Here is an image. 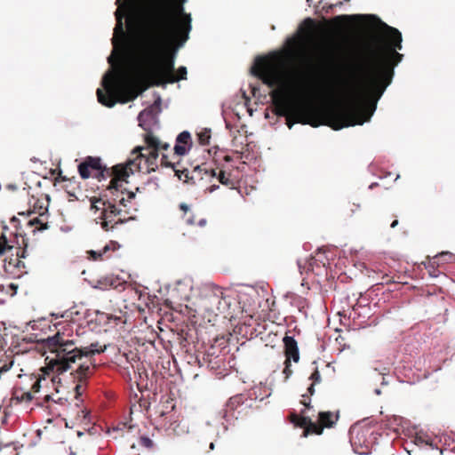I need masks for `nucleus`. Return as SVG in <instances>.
Listing matches in <instances>:
<instances>
[{"mask_svg": "<svg viewBox=\"0 0 455 455\" xmlns=\"http://www.w3.org/2000/svg\"><path fill=\"white\" fill-rule=\"evenodd\" d=\"M364 21L370 29L368 41L364 44L355 62L346 68L343 77L347 104H338L323 108L320 121H302L312 126L324 124L333 130L363 124L373 115L377 102L391 84L395 67L402 61V34L383 22L373 14L356 16ZM294 51L288 49L267 56L258 57L251 73L263 84L274 90L270 97L276 116H284L289 128L291 120L301 122L302 116L291 95V76L288 60Z\"/></svg>", "mask_w": 455, "mask_h": 455, "instance_id": "1", "label": "nucleus"}, {"mask_svg": "<svg viewBox=\"0 0 455 455\" xmlns=\"http://www.w3.org/2000/svg\"><path fill=\"white\" fill-rule=\"evenodd\" d=\"M186 0H142L138 12L139 32L132 52L131 71L119 68L106 75L98 101L113 108L135 100L150 86L173 84L187 78V68L175 72V52L189 38L191 14L185 12Z\"/></svg>", "mask_w": 455, "mask_h": 455, "instance_id": "2", "label": "nucleus"}, {"mask_svg": "<svg viewBox=\"0 0 455 455\" xmlns=\"http://www.w3.org/2000/svg\"><path fill=\"white\" fill-rule=\"evenodd\" d=\"M78 315V312L66 310L61 314L53 313L52 316L54 320L61 318L54 323L57 332L52 337H48L45 340V347L52 356H47L48 367L59 374L63 373L74 368L71 374L76 382L75 387L76 405L78 406L82 402L81 395L86 388L87 379L93 372L94 360L93 355L103 353L106 346H100L99 342H92L88 346H84L79 339H69L72 336L73 326L70 322L73 321V315Z\"/></svg>", "mask_w": 455, "mask_h": 455, "instance_id": "3", "label": "nucleus"}, {"mask_svg": "<svg viewBox=\"0 0 455 455\" xmlns=\"http://www.w3.org/2000/svg\"><path fill=\"white\" fill-rule=\"evenodd\" d=\"M145 147H136L131 152L129 164L133 165L139 172L145 170L146 172H156L158 168V157L160 150H168L170 145L161 142L151 132L145 135Z\"/></svg>", "mask_w": 455, "mask_h": 455, "instance_id": "4", "label": "nucleus"}, {"mask_svg": "<svg viewBox=\"0 0 455 455\" xmlns=\"http://www.w3.org/2000/svg\"><path fill=\"white\" fill-rule=\"evenodd\" d=\"M136 171L137 170L133 165L129 164V160H127L124 164H120L113 166L112 171H109V177H111V180L108 189L112 196L108 200L111 203H114L116 206L118 204L123 206L124 209H131V206H128V204H131L132 200L135 198V194L133 192H127V197H124V191L119 190V182L126 181L127 178Z\"/></svg>", "mask_w": 455, "mask_h": 455, "instance_id": "5", "label": "nucleus"}, {"mask_svg": "<svg viewBox=\"0 0 455 455\" xmlns=\"http://www.w3.org/2000/svg\"><path fill=\"white\" fill-rule=\"evenodd\" d=\"M91 208L101 211L100 219L102 220L100 225L105 231L113 229L116 225L124 223L127 220L133 219L132 216L126 217L130 213L129 209H120L109 200L102 197L91 199Z\"/></svg>", "mask_w": 455, "mask_h": 455, "instance_id": "6", "label": "nucleus"}, {"mask_svg": "<svg viewBox=\"0 0 455 455\" xmlns=\"http://www.w3.org/2000/svg\"><path fill=\"white\" fill-rule=\"evenodd\" d=\"M160 165L165 167H172L175 175L179 180L184 182L196 184L197 181L206 180H212L215 175L213 166L210 164L204 163L193 168L191 172L188 169L181 167L180 161H169V156L163 154L160 159Z\"/></svg>", "mask_w": 455, "mask_h": 455, "instance_id": "7", "label": "nucleus"}, {"mask_svg": "<svg viewBox=\"0 0 455 455\" xmlns=\"http://www.w3.org/2000/svg\"><path fill=\"white\" fill-rule=\"evenodd\" d=\"M109 171L112 168H107L101 164L100 157L87 156L84 162L78 165V172L82 179L86 180L92 176V172H95V176L100 180L109 177Z\"/></svg>", "mask_w": 455, "mask_h": 455, "instance_id": "8", "label": "nucleus"}, {"mask_svg": "<svg viewBox=\"0 0 455 455\" xmlns=\"http://www.w3.org/2000/svg\"><path fill=\"white\" fill-rule=\"evenodd\" d=\"M130 10L129 4H124L123 6H118L115 12L116 23L114 28V35L112 38V44L115 49L118 47L124 48L126 43V32L124 30V19L128 14Z\"/></svg>", "mask_w": 455, "mask_h": 455, "instance_id": "9", "label": "nucleus"}, {"mask_svg": "<svg viewBox=\"0 0 455 455\" xmlns=\"http://www.w3.org/2000/svg\"><path fill=\"white\" fill-rule=\"evenodd\" d=\"M339 412L321 411L318 414V423L310 419L309 434L321 435L324 427H332L339 419Z\"/></svg>", "mask_w": 455, "mask_h": 455, "instance_id": "10", "label": "nucleus"}, {"mask_svg": "<svg viewBox=\"0 0 455 455\" xmlns=\"http://www.w3.org/2000/svg\"><path fill=\"white\" fill-rule=\"evenodd\" d=\"M191 145L192 140L190 133L187 131L180 132L176 138L174 154L169 161L180 160L179 157L185 156L191 148Z\"/></svg>", "mask_w": 455, "mask_h": 455, "instance_id": "11", "label": "nucleus"}, {"mask_svg": "<svg viewBox=\"0 0 455 455\" xmlns=\"http://www.w3.org/2000/svg\"><path fill=\"white\" fill-rule=\"evenodd\" d=\"M284 345L285 360L298 363L299 361V352L298 343L291 336H284L283 339Z\"/></svg>", "mask_w": 455, "mask_h": 455, "instance_id": "12", "label": "nucleus"}, {"mask_svg": "<svg viewBox=\"0 0 455 455\" xmlns=\"http://www.w3.org/2000/svg\"><path fill=\"white\" fill-rule=\"evenodd\" d=\"M213 171L215 175L212 180L216 179L219 183L230 189H235L237 188L238 182L231 177L230 172H227L225 170H223V168H220L218 166L213 167Z\"/></svg>", "mask_w": 455, "mask_h": 455, "instance_id": "13", "label": "nucleus"}, {"mask_svg": "<svg viewBox=\"0 0 455 455\" xmlns=\"http://www.w3.org/2000/svg\"><path fill=\"white\" fill-rule=\"evenodd\" d=\"M116 250V243L111 242L110 244H106L102 250L100 251H88L87 254L89 255V259L92 260H103L105 258H108L106 254L109 251Z\"/></svg>", "mask_w": 455, "mask_h": 455, "instance_id": "14", "label": "nucleus"}, {"mask_svg": "<svg viewBox=\"0 0 455 455\" xmlns=\"http://www.w3.org/2000/svg\"><path fill=\"white\" fill-rule=\"evenodd\" d=\"M247 401V398L243 394L235 395L229 398L228 402L227 403V412L235 411L240 407L243 406L245 402Z\"/></svg>", "mask_w": 455, "mask_h": 455, "instance_id": "15", "label": "nucleus"}, {"mask_svg": "<svg viewBox=\"0 0 455 455\" xmlns=\"http://www.w3.org/2000/svg\"><path fill=\"white\" fill-rule=\"evenodd\" d=\"M290 420L295 426H298L304 429V436H307L309 432H307V428L309 429L310 418L306 416H299L296 413H291Z\"/></svg>", "mask_w": 455, "mask_h": 455, "instance_id": "16", "label": "nucleus"}, {"mask_svg": "<svg viewBox=\"0 0 455 455\" xmlns=\"http://www.w3.org/2000/svg\"><path fill=\"white\" fill-rule=\"evenodd\" d=\"M451 253L450 252H442L439 255H436L432 261H429L426 265V268L427 269L429 275L433 277H437L440 274V272L437 269L439 259L443 257H449L451 258Z\"/></svg>", "mask_w": 455, "mask_h": 455, "instance_id": "17", "label": "nucleus"}, {"mask_svg": "<svg viewBox=\"0 0 455 455\" xmlns=\"http://www.w3.org/2000/svg\"><path fill=\"white\" fill-rule=\"evenodd\" d=\"M327 261L328 259L325 256L324 251H322V250L319 249L315 252V255L310 258L308 264L311 269L314 270L315 266L318 267L319 264H322L323 267H325Z\"/></svg>", "mask_w": 455, "mask_h": 455, "instance_id": "18", "label": "nucleus"}, {"mask_svg": "<svg viewBox=\"0 0 455 455\" xmlns=\"http://www.w3.org/2000/svg\"><path fill=\"white\" fill-rule=\"evenodd\" d=\"M44 214H40V217H35L28 220V224L30 227H34L33 232L43 231L48 228V224L44 220Z\"/></svg>", "mask_w": 455, "mask_h": 455, "instance_id": "19", "label": "nucleus"}, {"mask_svg": "<svg viewBox=\"0 0 455 455\" xmlns=\"http://www.w3.org/2000/svg\"><path fill=\"white\" fill-rule=\"evenodd\" d=\"M17 244L19 245V247L17 248L16 258L13 259V258L11 257L8 262H9L10 266L20 267H24V264L20 259L26 257V250L24 248L20 247V244L19 243V242H17Z\"/></svg>", "mask_w": 455, "mask_h": 455, "instance_id": "20", "label": "nucleus"}, {"mask_svg": "<svg viewBox=\"0 0 455 455\" xmlns=\"http://www.w3.org/2000/svg\"><path fill=\"white\" fill-rule=\"evenodd\" d=\"M98 285L102 289H107L108 287L116 289L119 285H121V283L119 282L118 278L106 276L98 281Z\"/></svg>", "mask_w": 455, "mask_h": 455, "instance_id": "21", "label": "nucleus"}, {"mask_svg": "<svg viewBox=\"0 0 455 455\" xmlns=\"http://www.w3.org/2000/svg\"><path fill=\"white\" fill-rule=\"evenodd\" d=\"M14 247L13 242L9 240L4 233L0 236V255H4L6 251H11Z\"/></svg>", "mask_w": 455, "mask_h": 455, "instance_id": "22", "label": "nucleus"}, {"mask_svg": "<svg viewBox=\"0 0 455 455\" xmlns=\"http://www.w3.org/2000/svg\"><path fill=\"white\" fill-rule=\"evenodd\" d=\"M309 379L312 380V384L307 388V392L310 395H313L315 393V385L321 382V374L317 368H315V370L312 372Z\"/></svg>", "mask_w": 455, "mask_h": 455, "instance_id": "23", "label": "nucleus"}, {"mask_svg": "<svg viewBox=\"0 0 455 455\" xmlns=\"http://www.w3.org/2000/svg\"><path fill=\"white\" fill-rule=\"evenodd\" d=\"M325 56L328 58H323L321 60L318 67H319L320 70H322V71H332L333 68H334L333 61H330L331 60H332V55L328 53ZM337 66H335V68Z\"/></svg>", "mask_w": 455, "mask_h": 455, "instance_id": "24", "label": "nucleus"}, {"mask_svg": "<svg viewBox=\"0 0 455 455\" xmlns=\"http://www.w3.org/2000/svg\"><path fill=\"white\" fill-rule=\"evenodd\" d=\"M211 140V131L204 129L198 134V140L201 145H209Z\"/></svg>", "mask_w": 455, "mask_h": 455, "instance_id": "25", "label": "nucleus"}, {"mask_svg": "<svg viewBox=\"0 0 455 455\" xmlns=\"http://www.w3.org/2000/svg\"><path fill=\"white\" fill-rule=\"evenodd\" d=\"M139 444L148 449H151L154 445L153 441L148 436H140L139 440Z\"/></svg>", "mask_w": 455, "mask_h": 455, "instance_id": "26", "label": "nucleus"}, {"mask_svg": "<svg viewBox=\"0 0 455 455\" xmlns=\"http://www.w3.org/2000/svg\"><path fill=\"white\" fill-rule=\"evenodd\" d=\"M42 402H41V404L42 405H44V404H48L50 402H53L55 403H57L58 402L62 404V398H59L58 401L54 400L52 396V395H45L43 398H42ZM48 407H51L50 405H47Z\"/></svg>", "mask_w": 455, "mask_h": 455, "instance_id": "27", "label": "nucleus"}, {"mask_svg": "<svg viewBox=\"0 0 455 455\" xmlns=\"http://www.w3.org/2000/svg\"><path fill=\"white\" fill-rule=\"evenodd\" d=\"M20 402H30L34 397V394L31 391L23 392L20 397H17Z\"/></svg>", "mask_w": 455, "mask_h": 455, "instance_id": "28", "label": "nucleus"}, {"mask_svg": "<svg viewBox=\"0 0 455 455\" xmlns=\"http://www.w3.org/2000/svg\"><path fill=\"white\" fill-rule=\"evenodd\" d=\"M291 361H284V369L283 371V373L285 376V379H289L290 376L292 374V370L291 369Z\"/></svg>", "mask_w": 455, "mask_h": 455, "instance_id": "29", "label": "nucleus"}, {"mask_svg": "<svg viewBox=\"0 0 455 455\" xmlns=\"http://www.w3.org/2000/svg\"><path fill=\"white\" fill-rule=\"evenodd\" d=\"M41 381L42 379H36L35 380V382L32 384V387H31V392L33 394H36V393H38L40 391V388H41Z\"/></svg>", "mask_w": 455, "mask_h": 455, "instance_id": "30", "label": "nucleus"}, {"mask_svg": "<svg viewBox=\"0 0 455 455\" xmlns=\"http://www.w3.org/2000/svg\"><path fill=\"white\" fill-rule=\"evenodd\" d=\"M309 395H302V400H301V403L307 407V408H310V399H309Z\"/></svg>", "mask_w": 455, "mask_h": 455, "instance_id": "31", "label": "nucleus"}, {"mask_svg": "<svg viewBox=\"0 0 455 455\" xmlns=\"http://www.w3.org/2000/svg\"><path fill=\"white\" fill-rule=\"evenodd\" d=\"M180 209L184 212L185 216L187 215L188 212H189V206L185 203H181L180 204Z\"/></svg>", "mask_w": 455, "mask_h": 455, "instance_id": "32", "label": "nucleus"}, {"mask_svg": "<svg viewBox=\"0 0 455 455\" xmlns=\"http://www.w3.org/2000/svg\"><path fill=\"white\" fill-rule=\"evenodd\" d=\"M219 188H220V186H219V185H217V184H212V185H211L210 187H208V188H206V191H208L209 193H212L213 191H215V190H216V189H218Z\"/></svg>", "mask_w": 455, "mask_h": 455, "instance_id": "33", "label": "nucleus"}, {"mask_svg": "<svg viewBox=\"0 0 455 455\" xmlns=\"http://www.w3.org/2000/svg\"><path fill=\"white\" fill-rule=\"evenodd\" d=\"M425 443L424 439L421 436H416L415 437V443L416 444H421Z\"/></svg>", "mask_w": 455, "mask_h": 455, "instance_id": "34", "label": "nucleus"}, {"mask_svg": "<svg viewBox=\"0 0 455 455\" xmlns=\"http://www.w3.org/2000/svg\"><path fill=\"white\" fill-rule=\"evenodd\" d=\"M288 44H290V47H294L297 44V40L295 38H291L288 40Z\"/></svg>", "mask_w": 455, "mask_h": 455, "instance_id": "35", "label": "nucleus"}, {"mask_svg": "<svg viewBox=\"0 0 455 455\" xmlns=\"http://www.w3.org/2000/svg\"><path fill=\"white\" fill-rule=\"evenodd\" d=\"M186 222L189 225H193L195 223L194 220L192 217L188 216V217H186Z\"/></svg>", "mask_w": 455, "mask_h": 455, "instance_id": "36", "label": "nucleus"}, {"mask_svg": "<svg viewBox=\"0 0 455 455\" xmlns=\"http://www.w3.org/2000/svg\"><path fill=\"white\" fill-rule=\"evenodd\" d=\"M382 278L385 280V282H386L387 283L393 282V281L388 277V275H385Z\"/></svg>", "mask_w": 455, "mask_h": 455, "instance_id": "37", "label": "nucleus"}, {"mask_svg": "<svg viewBox=\"0 0 455 455\" xmlns=\"http://www.w3.org/2000/svg\"><path fill=\"white\" fill-rule=\"evenodd\" d=\"M397 225H398V220H395L391 223L390 227H391L392 228H395Z\"/></svg>", "mask_w": 455, "mask_h": 455, "instance_id": "38", "label": "nucleus"}, {"mask_svg": "<svg viewBox=\"0 0 455 455\" xmlns=\"http://www.w3.org/2000/svg\"><path fill=\"white\" fill-rule=\"evenodd\" d=\"M11 222H12V224H14V223H18V222H19V220H18L16 217H12V218L11 219Z\"/></svg>", "mask_w": 455, "mask_h": 455, "instance_id": "39", "label": "nucleus"}, {"mask_svg": "<svg viewBox=\"0 0 455 455\" xmlns=\"http://www.w3.org/2000/svg\"><path fill=\"white\" fill-rule=\"evenodd\" d=\"M224 160H225L226 162H230V161L232 160V157H231V156H224Z\"/></svg>", "mask_w": 455, "mask_h": 455, "instance_id": "40", "label": "nucleus"}, {"mask_svg": "<svg viewBox=\"0 0 455 455\" xmlns=\"http://www.w3.org/2000/svg\"><path fill=\"white\" fill-rule=\"evenodd\" d=\"M205 223H206V220H201L198 222V224H199L200 226H202V227H203V226H204V225H205Z\"/></svg>", "mask_w": 455, "mask_h": 455, "instance_id": "41", "label": "nucleus"}, {"mask_svg": "<svg viewBox=\"0 0 455 455\" xmlns=\"http://www.w3.org/2000/svg\"><path fill=\"white\" fill-rule=\"evenodd\" d=\"M306 22H308V23L312 24L313 20L310 18H308V19L306 20Z\"/></svg>", "mask_w": 455, "mask_h": 455, "instance_id": "42", "label": "nucleus"}, {"mask_svg": "<svg viewBox=\"0 0 455 455\" xmlns=\"http://www.w3.org/2000/svg\"><path fill=\"white\" fill-rule=\"evenodd\" d=\"M210 448H211L212 450H213V448H214V443H211V444H210Z\"/></svg>", "mask_w": 455, "mask_h": 455, "instance_id": "43", "label": "nucleus"}, {"mask_svg": "<svg viewBox=\"0 0 455 455\" xmlns=\"http://www.w3.org/2000/svg\"><path fill=\"white\" fill-rule=\"evenodd\" d=\"M108 62H109L110 64H112V56H110V57L108 58Z\"/></svg>", "mask_w": 455, "mask_h": 455, "instance_id": "44", "label": "nucleus"}, {"mask_svg": "<svg viewBox=\"0 0 455 455\" xmlns=\"http://www.w3.org/2000/svg\"><path fill=\"white\" fill-rule=\"evenodd\" d=\"M214 299H217L219 301V303L220 302V299L217 296H214Z\"/></svg>", "mask_w": 455, "mask_h": 455, "instance_id": "45", "label": "nucleus"}, {"mask_svg": "<svg viewBox=\"0 0 455 455\" xmlns=\"http://www.w3.org/2000/svg\"><path fill=\"white\" fill-rule=\"evenodd\" d=\"M21 241H22V243L24 244V243H25V239H24V237H21Z\"/></svg>", "mask_w": 455, "mask_h": 455, "instance_id": "46", "label": "nucleus"}, {"mask_svg": "<svg viewBox=\"0 0 455 455\" xmlns=\"http://www.w3.org/2000/svg\"><path fill=\"white\" fill-rule=\"evenodd\" d=\"M121 0H116V4H119Z\"/></svg>", "mask_w": 455, "mask_h": 455, "instance_id": "47", "label": "nucleus"}]
</instances>
